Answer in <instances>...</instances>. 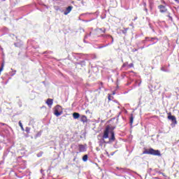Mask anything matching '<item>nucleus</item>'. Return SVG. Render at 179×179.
Returning a JSON list of instances; mask_svg holds the SVG:
<instances>
[{
    "label": "nucleus",
    "instance_id": "obj_7",
    "mask_svg": "<svg viewBox=\"0 0 179 179\" xmlns=\"http://www.w3.org/2000/svg\"><path fill=\"white\" fill-rule=\"evenodd\" d=\"M169 120H171V121H173L175 124H177V120H176V117L173 115H169L168 116Z\"/></svg>",
    "mask_w": 179,
    "mask_h": 179
},
{
    "label": "nucleus",
    "instance_id": "obj_12",
    "mask_svg": "<svg viewBox=\"0 0 179 179\" xmlns=\"http://www.w3.org/2000/svg\"><path fill=\"white\" fill-rule=\"evenodd\" d=\"M133 122H134V117H131V118H130V123L133 124Z\"/></svg>",
    "mask_w": 179,
    "mask_h": 179
},
{
    "label": "nucleus",
    "instance_id": "obj_2",
    "mask_svg": "<svg viewBox=\"0 0 179 179\" xmlns=\"http://www.w3.org/2000/svg\"><path fill=\"white\" fill-rule=\"evenodd\" d=\"M144 155H152L153 156H161L160 151L159 150H154L150 148L143 152Z\"/></svg>",
    "mask_w": 179,
    "mask_h": 179
},
{
    "label": "nucleus",
    "instance_id": "obj_1",
    "mask_svg": "<svg viewBox=\"0 0 179 179\" xmlns=\"http://www.w3.org/2000/svg\"><path fill=\"white\" fill-rule=\"evenodd\" d=\"M109 139V141L107 142L108 143H110V142H114L115 141V136L114 135V131L110 129L109 127H106V130L103 132V138L100 141V143H106V141L104 139Z\"/></svg>",
    "mask_w": 179,
    "mask_h": 179
},
{
    "label": "nucleus",
    "instance_id": "obj_14",
    "mask_svg": "<svg viewBox=\"0 0 179 179\" xmlns=\"http://www.w3.org/2000/svg\"><path fill=\"white\" fill-rule=\"evenodd\" d=\"M3 71V67H1V69H0V72H2Z\"/></svg>",
    "mask_w": 179,
    "mask_h": 179
},
{
    "label": "nucleus",
    "instance_id": "obj_17",
    "mask_svg": "<svg viewBox=\"0 0 179 179\" xmlns=\"http://www.w3.org/2000/svg\"><path fill=\"white\" fill-rule=\"evenodd\" d=\"M175 1H178V0H175Z\"/></svg>",
    "mask_w": 179,
    "mask_h": 179
},
{
    "label": "nucleus",
    "instance_id": "obj_5",
    "mask_svg": "<svg viewBox=\"0 0 179 179\" xmlns=\"http://www.w3.org/2000/svg\"><path fill=\"white\" fill-rule=\"evenodd\" d=\"M80 122H87V117H86V115H81Z\"/></svg>",
    "mask_w": 179,
    "mask_h": 179
},
{
    "label": "nucleus",
    "instance_id": "obj_13",
    "mask_svg": "<svg viewBox=\"0 0 179 179\" xmlns=\"http://www.w3.org/2000/svg\"><path fill=\"white\" fill-rule=\"evenodd\" d=\"M20 127H21V128H23V125H22V122H19Z\"/></svg>",
    "mask_w": 179,
    "mask_h": 179
},
{
    "label": "nucleus",
    "instance_id": "obj_9",
    "mask_svg": "<svg viewBox=\"0 0 179 179\" xmlns=\"http://www.w3.org/2000/svg\"><path fill=\"white\" fill-rule=\"evenodd\" d=\"M71 10H72V6H69L66 8V10L64 12V15H68V13H69Z\"/></svg>",
    "mask_w": 179,
    "mask_h": 179
},
{
    "label": "nucleus",
    "instance_id": "obj_8",
    "mask_svg": "<svg viewBox=\"0 0 179 179\" xmlns=\"http://www.w3.org/2000/svg\"><path fill=\"white\" fill-rule=\"evenodd\" d=\"M73 117L74 120H78V118H79V117H80V114H79L78 113H73Z\"/></svg>",
    "mask_w": 179,
    "mask_h": 179
},
{
    "label": "nucleus",
    "instance_id": "obj_10",
    "mask_svg": "<svg viewBox=\"0 0 179 179\" xmlns=\"http://www.w3.org/2000/svg\"><path fill=\"white\" fill-rule=\"evenodd\" d=\"M79 150H80V152H85V150H86V149L85 148V146L83 145H79Z\"/></svg>",
    "mask_w": 179,
    "mask_h": 179
},
{
    "label": "nucleus",
    "instance_id": "obj_15",
    "mask_svg": "<svg viewBox=\"0 0 179 179\" xmlns=\"http://www.w3.org/2000/svg\"><path fill=\"white\" fill-rule=\"evenodd\" d=\"M108 100H111L110 96H108Z\"/></svg>",
    "mask_w": 179,
    "mask_h": 179
},
{
    "label": "nucleus",
    "instance_id": "obj_6",
    "mask_svg": "<svg viewBox=\"0 0 179 179\" xmlns=\"http://www.w3.org/2000/svg\"><path fill=\"white\" fill-rule=\"evenodd\" d=\"M159 8L160 12H162V13L164 12H166V10H167L166 7H164V6H159Z\"/></svg>",
    "mask_w": 179,
    "mask_h": 179
},
{
    "label": "nucleus",
    "instance_id": "obj_4",
    "mask_svg": "<svg viewBox=\"0 0 179 179\" xmlns=\"http://www.w3.org/2000/svg\"><path fill=\"white\" fill-rule=\"evenodd\" d=\"M53 103V100L51 99H48L46 101V104H48V107H50V108H51V106H52Z\"/></svg>",
    "mask_w": 179,
    "mask_h": 179
},
{
    "label": "nucleus",
    "instance_id": "obj_16",
    "mask_svg": "<svg viewBox=\"0 0 179 179\" xmlns=\"http://www.w3.org/2000/svg\"><path fill=\"white\" fill-rule=\"evenodd\" d=\"M3 66H4V64L3 63L2 65H1V68H3Z\"/></svg>",
    "mask_w": 179,
    "mask_h": 179
},
{
    "label": "nucleus",
    "instance_id": "obj_3",
    "mask_svg": "<svg viewBox=\"0 0 179 179\" xmlns=\"http://www.w3.org/2000/svg\"><path fill=\"white\" fill-rule=\"evenodd\" d=\"M62 114V107L61 106H57L55 107V115L59 117Z\"/></svg>",
    "mask_w": 179,
    "mask_h": 179
},
{
    "label": "nucleus",
    "instance_id": "obj_11",
    "mask_svg": "<svg viewBox=\"0 0 179 179\" xmlns=\"http://www.w3.org/2000/svg\"><path fill=\"white\" fill-rule=\"evenodd\" d=\"M83 162H87V155H84L83 157Z\"/></svg>",
    "mask_w": 179,
    "mask_h": 179
}]
</instances>
